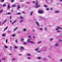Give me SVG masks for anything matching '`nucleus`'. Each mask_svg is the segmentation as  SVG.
<instances>
[{
	"label": "nucleus",
	"instance_id": "obj_1",
	"mask_svg": "<svg viewBox=\"0 0 62 62\" xmlns=\"http://www.w3.org/2000/svg\"><path fill=\"white\" fill-rule=\"evenodd\" d=\"M59 29H62V28L60 27H57V28L56 29V30L57 32H58V33H60V32H61V31H60L59 30Z\"/></svg>",
	"mask_w": 62,
	"mask_h": 62
},
{
	"label": "nucleus",
	"instance_id": "obj_2",
	"mask_svg": "<svg viewBox=\"0 0 62 62\" xmlns=\"http://www.w3.org/2000/svg\"><path fill=\"white\" fill-rule=\"evenodd\" d=\"M30 39H28V42H30V43H35L34 42H32L31 41H30Z\"/></svg>",
	"mask_w": 62,
	"mask_h": 62
},
{
	"label": "nucleus",
	"instance_id": "obj_3",
	"mask_svg": "<svg viewBox=\"0 0 62 62\" xmlns=\"http://www.w3.org/2000/svg\"><path fill=\"white\" fill-rule=\"evenodd\" d=\"M39 13H43L44 12V11L42 10H39Z\"/></svg>",
	"mask_w": 62,
	"mask_h": 62
},
{
	"label": "nucleus",
	"instance_id": "obj_4",
	"mask_svg": "<svg viewBox=\"0 0 62 62\" xmlns=\"http://www.w3.org/2000/svg\"><path fill=\"white\" fill-rule=\"evenodd\" d=\"M11 8V7H10V5H8L7 7V9H8L9 8Z\"/></svg>",
	"mask_w": 62,
	"mask_h": 62
},
{
	"label": "nucleus",
	"instance_id": "obj_5",
	"mask_svg": "<svg viewBox=\"0 0 62 62\" xmlns=\"http://www.w3.org/2000/svg\"><path fill=\"white\" fill-rule=\"evenodd\" d=\"M36 23L37 25H38V26H39V23L38 22H36Z\"/></svg>",
	"mask_w": 62,
	"mask_h": 62
},
{
	"label": "nucleus",
	"instance_id": "obj_6",
	"mask_svg": "<svg viewBox=\"0 0 62 62\" xmlns=\"http://www.w3.org/2000/svg\"><path fill=\"white\" fill-rule=\"evenodd\" d=\"M7 21V20H5L4 22L2 23V24H4V23H6V22Z\"/></svg>",
	"mask_w": 62,
	"mask_h": 62
},
{
	"label": "nucleus",
	"instance_id": "obj_7",
	"mask_svg": "<svg viewBox=\"0 0 62 62\" xmlns=\"http://www.w3.org/2000/svg\"><path fill=\"white\" fill-rule=\"evenodd\" d=\"M8 27H7L6 28H5L4 29V31H5V30H7V29H8Z\"/></svg>",
	"mask_w": 62,
	"mask_h": 62
},
{
	"label": "nucleus",
	"instance_id": "obj_8",
	"mask_svg": "<svg viewBox=\"0 0 62 62\" xmlns=\"http://www.w3.org/2000/svg\"><path fill=\"white\" fill-rule=\"evenodd\" d=\"M59 11H55V13H58L59 12Z\"/></svg>",
	"mask_w": 62,
	"mask_h": 62
},
{
	"label": "nucleus",
	"instance_id": "obj_9",
	"mask_svg": "<svg viewBox=\"0 0 62 62\" xmlns=\"http://www.w3.org/2000/svg\"><path fill=\"white\" fill-rule=\"evenodd\" d=\"M23 31L25 32V31H27V30H26V29H24L23 30Z\"/></svg>",
	"mask_w": 62,
	"mask_h": 62
},
{
	"label": "nucleus",
	"instance_id": "obj_10",
	"mask_svg": "<svg viewBox=\"0 0 62 62\" xmlns=\"http://www.w3.org/2000/svg\"><path fill=\"white\" fill-rule=\"evenodd\" d=\"M59 46V45H58V43L56 44L55 45V46Z\"/></svg>",
	"mask_w": 62,
	"mask_h": 62
},
{
	"label": "nucleus",
	"instance_id": "obj_11",
	"mask_svg": "<svg viewBox=\"0 0 62 62\" xmlns=\"http://www.w3.org/2000/svg\"><path fill=\"white\" fill-rule=\"evenodd\" d=\"M16 7V6L15 5H14L12 6V7Z\"/></svg>",
	"mask_w": 62,
	"mask_h": 62
},
{
	"label": "nucleus",
	"instance_id": "obj_12",
	"mask_svg": "<svg viewBox=\"0 0 62 62\" xmlns=\"http://www.w3.org/2000/svg\"><path fill=\"white\" fill-rule=\"evenodd\" d=\"M39 7H40V5H39L38 6L36 7H35V8H39Z\"/></svg>",
	"mask_w": 62,
	"mask_h": 62
},
{
	"label": "nucleus",
	"instance_id": "obj_13",
	"mask_svg": "<svg viewBox=\"0 0 62 62\" xmlns=\"http://www.w3.org/2000/svg\"><path fill=\"white\" fill-rule=\"evenodd\" d=\"M3 11V10L2 9L0 11V14H1V12H2Z\"/></svg>",
	"mask_w": 62,
	"mask_h": 62
},
{
	"label": "nucleus",
	"instance_id": "obj_14",
	"mask_svg": "<svg viewBox=\"0 0 62 62\" xmlns=\"http://www.w3.org/2000/svg\"><path fill=\"white\" fill-rule=\"evenodd\" d=\"M21 49H23V50L24 49V47L22 46L21 47Z\"/></svg>",
	"mask_w": 62,
	"mask_h": 62
},
{
	"label": "nucleus",
	"instance_id": "obj_15",
	"mask_svg": "<svg viewBox=\"0 0 62 62\" xmlns=\"http://www.w3.org/2000/svg\"><path fill=\"white\" fill-rule=\"evenodd\" d=\"M18 29V28H16L14 30V31H15L17 29Z\"/></svg>",
	"mask_w": 62,
	"mask_h": 62
},
{
	"label": "nucleus",
	"instance_id": "obj_16",
	"mask_svg": "<svg viewBox=\"0 0 62 62\" xmlns=\"http://www.w3.org/2000/svg\"><path fill=\"white\" fill-rule=\"evenodd\" d=\"M2 37H5V33H4L2 35Z\"/></svg>",
	"mask_w": 62,
	"mask_h": 62
},
{
	"label": "nucleus",
	"instance_id": "obj_17",
	"mask_svg": "<svg viewBox=\"0 0 62 62\" xmlns=\"http://www.w3.org/2000/svg\"><path fill=\"white\" fill-rule=\"evenodd\" d=\"M17 14H18L19 15H21L22 14V13H21L19 12L17 13Z\"/></svg>",
	"mask_w": 62,
	"mask_h": 62
},
{
	"label": "nucleus",
	"instance_id": "obj_18",
	"mask_svg": "<svg viewBox=\"0 0 62 62\" xmlns=\"http://www.w3.org/2000/svg\"><path fill=\"white\" fill-rule=\"evenodd\" d=\"M20 8V6L19 5H18V9H19Z\"/></svg>",
	"mask_w": 62,
	"mask_h": 62
},
{
	"label": "nucleus",
	"instance_id": "obj_19",
	"mask_svg": "<svg viewBox=\"0 0 62 62\" xmlns=\"http://www.w3.org/2000/svg\"><path fill=\"white\" fill-rule=\"evenodd\" d=\"M23 22V20H21L19 22V23H22Z\"/></svg>",
	"mask_w": 62,
	"mask_h": 62
},
{
	"label": "nucleus",
	"instance_id": "obj_20",
	"mask_svg": "<svg viewBox=\"0 0 62 62\" xmlns=\"http://www.w3.org/2000/svg\"><path fill=\"white\" fill-rule=\"evenodd\" d=\"M39 50V48H38L37 49L35 50V51H38Z\"/></svg>",
	"mask_w": 62,
	"mask_h": 62
},
{
	"label": "nucleus",
	"instance_id": "obj_21",
	"mask_svg": "<svg viewBox=\"0 0 62 62\" xmlns=\"http://www.w3.org/2000/svg\"><path fill=\"white\" fill-rule=\"evenodd\" d=\"M11 13L10 12H8V13L7 14H8L9 15H10L11 14Z\"/></svg>",
	"mask_w": 62,
	"mask_h": 62
},
{
	"label": "nucleus",
	"instance_id": "obj_22",
	"mask_svg": "<svg viewBox=\"0 0 62 62\" xmlns=\"http://www.w3.org/2000/svg\"><path fill=\"white\" fill-rule=\"evenodd\" d=\"M5 1L4 0H2V1H0V2H1V3H2V2H4V1Z\"/></svg>",
	"mask_w": 62,
	"mask_h": 62
},
{
	"label": "nucleus",
	"instance_id": "obj_23",
	"mask_svg": "<svg viewBox=\"0 0 62 62\" xmlns=\"http://www.w3.org/2000/svg\"><path fill=\"white\" fill-rule=\"evenodd\" d=\"M27 55H28V56H31V55L29 54H27Z\"/></svg>",
	"mask_w": 62,
	"mask_h": 62
},
{
	"label": "nucleus",
	"instance_id": "obj_24",
	"mask_svg": "<svg viewBox=\"0 0 62 62\" xmlns=\"http://www.w3.org/2000/svg\"><path fill=\"white\" fill-rule=\"evenodd\" d=\"M17 48H18V46H15V48L16 49H17Z\"/></svg>",
	"mask_w": 62,
	"mask_h": 62
},
{
	"label": "nucleus",
	"instance_id": "obj_25",
	"mask_svg": "<svg viewBox=\"0 0 62 62\" xmlns=\"http://www.w3.org/2000/svg\"><path fill=\"white\" fill-rule=\"evenodd\" d=\"M59 41H60V42H62V40L61 39H60L59 40Z\"/></svg>",
	"mask_w": 62,
	"mask_h": 62
},
{
	"label": "nucleus",
	"instance_id": "obj_26",
	"mask_svg": "<svg viewBox=\"0 0 62 62\" xmlns=\"http://www.w3.org/2000/svg\"><path fill=\"white\" fill-rule=\"evenodd\" d=\"M41 58L40 57H39L38 59H41Z\"/></svg>",
	"mask_w": 62,
	"mask_h": 62
},
{
	"label": "nucleus",
	"instance_id": "obj_27",
	"mask_svg": "<svg viewBox=\"0 0 62 62\" xmlns=\"http://www.w3.org/2000/svg\"><path fill=\"white\" fill-rule=\"evenodd\" d=\"M6 5L5 4H3V6H2L3 7H6Z\"/></svg>",
	"mask_w": 62,
	"mask_h": 62
},
{
	"label": "nucleus",
	"instance_id": "obj_28",
	"mask_svg": "<svg viewBox=\"0 0 62 62\" xmlns=\"http://www.w3.org/2000/svg\"><path fill=\"white\" fill-rule=\"evenodd\" d=\"M4 47L5 49H6V48H8V46H4Z\"/></svg>",
	"mask_w": 62,
	"mask_h": 62
},
{
	"label": "nucleus",
	"instance_id": "obj_29",
	"mask_svg": "<svg viewBox=\"0 0 62 62\" xmlns=\"http://www.w3.org/2000/svg\"><path fill=\"white\" fill-rule=\"evenodd\" d=\"M14 2V0H12V1H11V3H13Z\"/></svg>",
	"mask_w": 62,
	"mask_h": 62
},
{
	"label": "nucleus",
	"instance_id": "obj_30",
	"mask_svg": "<svg viewBox=\"0 0 62 62\" xmlns=\"http://www.w3.org/2000/svg\"><path fill=\"white\" fill-rule=\"evenodd\" d=\"M20 18L21 19H22L23 18V16H20Z\"/></svg>",
	"mask_w": 62,
	"mask_h": 62
},
{
	"label": "nucleus",
	"instance_id": "obj_31",
	"mask_svg": "<svg viewBox=\"0 0 62 62\" xmlns=\"http://www.w3.org/2000/svg\"><path fill=\"white\" fill-rule=\"evenodd\" d=\"M33 12H31V15H32V14H33Z\"/></svg>",
	"mask_w": 62,
	"mask_h": 62
},
{
	"label": "nucleus",
	"instance_id": "obj_32",
	"mask_svg": "<svg viewBox=\"0 0 62 62\" xmlns=\"http://www.w3.org/2000/svg\"><path fill=\"white\" fill-rule=\"evenodd\" d=\"M45 30L46 31L47 29V28L46 27H45Z\"/></svg>",
	"mask_w": 62,
	"mask_h": 62
},
{
	"label": "nucleus",
	"instance_id": "obj_33",
	"mask_svg": "<svg viewBox=\"0 0 62 62\" xmlns=\"http://www.w3.org/2000/svg\"><path fill=\"white\" fill-rule=\"evenodd\" d=\"M17 21V20H15L14 21V23H16Z\"/></svg>",
	"mask_w": 62,
	"mask_h": 62
},
{
	"label": "nucleus",
	"instance_id": "obj_34",
	"mask_svg": "<svg viewBox=\"0 0 62 62\" xmlns=\"http://www.w3.org/2000/svg\"><path fill=\"white\" fill-rule=\"evenodd\" d=\"M41 41H39V42H38V44H40V43H41Z\"/></svg>",
	"mask_w": 62,
	"mask_h": 62
},
{
	"label": "nucleus",
	"instance_id": "obj_35",
	"mask_svg": "<svg viewBox=\"0 0 62 62\" xmlns=\"http://www.w3.org/2000/svg\"><path fill=\"white\" fill-rule=\"evenodd\" d=\"M6 43H7L8 42V39H6Z\"/></svg>",
	"mask_w": 62,
	"mask_h": 62
},
{
	"label": "nucleus",
	"instance_id": "obj_36",
	"mask_svg": "<svg viewBox=\"0 0 62 62\" xmlns=\"http://www.w3.org/2000/svg\"><path fill=\"white\" fill-rule=\"evenodd\" d=\"M40 30L42 31L43 30V29L42 28H40Z\"/></svg>",
	"mask_w": 62,
	"mask_h": 62
},
{
	"label": "nucleus",
	"instance_id": "obj_37",
	"mask_svg": "<svg viewBox=\"0 0 62 62\" xmlns=\"http://www.w3.org/2000/svg\"><path fill=\"white\" fill-rule=\"evenodd\" d=\"M22 13H23V14H25V12H22Z\"/></svg>",
	"mask_w": 62,
	"mask_h": 62
},
{
	"label": "nucleus",
	"instance_id": "obj_38",
	"mask_svg": "<svg viewBox=\"0 0 62 62\" xmlns=\"http://www.w3.org/2000/svg\"><path fill=\"white\" fill-rule=\"evenodd\" d=\"M16 43H17L18 42V40H17V39L16 40Z\"/></svg>",
	"mask_w": 62,
	"mask_h": 62
},
{
	"label": "nucleus",
	"instance_id": "obj_39",
	"mask_svg": "<svg viewBox=\"0 0 62 62\" xmlns=\"http://www.w3.org/2000/svg\"><path fill=\"white\" fill-rule=\"evenodd\" d=\"M36 6H38V2H36Z\"/></svg>",
	"mask_w": 62,
	"mask_h": 62
},
{
	"label": "nucleus",
	"instance_id": "obj_40",
	"mask_svg": "<svg viewBox=\"0 0 62 62\" xmlns=\"http://www.w3.org/2000/svg\"><path fill=\"white\" fill-rule=\"evenodd\" d=\"M15 34H13L12 35V37H14V36H15Z\"/></svg>",
	"mask_w": 62,
	"mask_h": 62
},
{
	"label": "nucleus",
	"instance_id": "obj_41",
	"mask_svg": "<svg viewBox=\"0 0 62 62\" xmlns=\"http://www.w3.org/2000/svg\"><path fill=\"white\" fill-rule=\"evenodd\" d=\"M28 59H31V58L30 57H28Z\"/></svg>",
	"mask_w": 62,
	"mask_h": 62
},
{
	"label": "nucleus",
	"instance_id": "obj_42",
	"mask_svg": "<svg viewBox=\"0 0 62 62\" xmlns=\"http://www.w3.org/2000/svg\"><path fill=\"white\" fill-rule=\"evenodd\" d=\"M27 44V43L26 42H24V44Z\"/></svg>",
	"mask_w": 62,
	"mask_h": 62
},
{
	"label": "nucleus",
	"instance_id": "obj_43",
	"mask_svg": "<svg viewBox=\"0 0 62 62\" xmlns=\"http://www.w3.org/2000/svg\"><path fill=\"white\" fill-rule=\"evenodd\" d=\"M21 40H22V41H23V40H24V39H23V38H22L21 39Z\"/></svg>",
	"mask_w": 62,
	"mask_h": 62
},
{
	"label": "nucleus",
	"instance_id": "obj_44",
	"mask_svg": "<svg viewBox=\"0 0 62 62\" xmlns=\"http://www.w3.org/2000/svg\"><path fill=\"white\" fill-rule=\"evenodd\" d=\"M46 10H49V9L48 8H47L46 9Z\"/></svg>",
	"mask_w": 62,
	"mask_h": 62
},
{
	"label": "nucleus",
	"instance_id": "obj_45",
	"mask_svg": "<svg viewBox=\"0 0 62 62\" xmlns=\"http://www.w3.org/2000/svg\"><path fill=\"white\" fill-rule=\"evenodd\" d=\"M50 9H51V10H53V9L52 8H50Z\"/></svg>",
	"mask_w": 62,
	"mask_h": 62
},
{
	"label": "nucleus",
	"instance_id": "obj_46",
	"mask_svg": "<svg viewBox=\"0 0 62 62\" xmlns=\"http://www.w3.org/2000/svg\"><path fill=\"white\" fill-rule=\"evenodd\" d=\"M32 3H33V4H35V2L34 1H33L32 2Z\"/></svg>",
	"mask_w": 62,
	"mask_h": 62
},
{
	"label": "nucleus",
	"instance_id": "obj_47",
	"mask_svg": "<svg viewBox=\"0 0 62 62\" xmlns=\"http://www.w3.org/2000/svg\"><path fill=\"white\" fill-rule=\"evenodd\" d=\"M44 7H46V8L47 7V6L46 5H44Z\"/></svg>",
	"mask_w": 62,
	"mask_h": 62
},
{
	"label": "nucleus",
	"instance_id": "obj_48",
	"mask_svg": "<svg viewBox=\"0 0 62 62\" xmlns=\"http://www.w3.org/2000/svg\"><path fill=\"white\" fill-rule=\"evenodd\" d=\"M31 37V36H29L28 37L29 38H30Z\"/></svg>",
	"mask_w": 62,
	"mask_h": 62
},
{
	"label": "nucleus",
	"instance_id": "obj_49",
	"mask_svg": "<svg viewBox=\"0 0 62 62\" xmlns=\"http://www.w3.org/2000/svg\"><path fill=\"white\" fill-rule=\"evenodd\" d=\"M22 55V54H19V55H20V56H21V55Z\"/></svg>",
	"mask_w": 62,
	"mask_h": 62
},
{
	"label": "nucleus",
	"instance_id": "obj_50",
	"mask_svg": "<svg viewBox=\"0 0 62 62\" xmlns=\"http://www.w3.org/2000/svg\"><path fill=\"white\" fill-rule=\"evenodd\" d=\"M14 23V22H13L12 23H11L12 24H13V23Z\"/></svg>",
	"mask_w": 62,
	"mask_h": 62
},
{
	"label": "nucleus",
	"instance_id": "obj_51",
	"mask_svg": "<svg viewBox=\"0 0 62 62\" xmlns=\"http://www.w3.org/2000/svg\"><path fill=\"white\" fill-rule=\"evenodd\" d=\"M60 61H61V62L62 61V59L61 60H60Z\"/></svg>",
	"mask_w": 62,
	"mask_h": 62
},
{
	"label": "nucleus",
	"instance_id": "obj_52",
	"mask_svg": "<svg viewBox=\"0 0 62 62\" xmlns=\"http://www.w3.org/2000/svg\"><path fill=\"white\" fill-rule=\"evenodd\" d=\"M10 18L11 19V16H10Z\"/></svg>",
	"mask_w": 62,
	"mask_h": 62
},
{
	"label": "nucleus",
	"instance_id": "obj_53",
	"mask_svg": "<svg viewBox=\"0 0 62 62\" xmlns=\"http://www.w3.org/2000/svg\"><path fill=\"white\" fill-rule=\"evenodd\" d=\"M33 38H35V36H33Z\"/></svg>",
	"mask_w": 62,
	"mask_h": 62
},
{
	"label": "nucleus",
	"instance_id": "obj_54",
	"mask_svg": "<svg viewBox=\"0 0 62 62\" xmlns=\"http://www.w3.org/2000/svg\"><path fill=\"white\" fill-rule=\"evenodd\" d=\"M10 49H11V46H10Z\"/></svg>",
	"mask_w": 62,
	"mask_h": 62
},
{
	"label": "nucleus",
	"instance_id": "obj_55",
	"mask_svg": "<svg viewBox=\"0 0 62 62\" xmlns=\"http://www.w3.org/2000/svg\"><path fill=\"white\" fill-rule=\"evenodd\" d=\"M15 60V59H13V61Z\"/></svg>",
	"mask_w": 62,
	"mask_h": 62
},
{
	"label": "nucleus",
	"instance_id": "obj_56",
	"mask_svg": "<svg viewBox=\"0 0 62 62\" xmlns=\"http://www.w3.org/2000/svg\"><path fill=\"white\" fill-rule=\"evenodd\" d=\"M13 11V10H11V12H12Z\"/></svg>",
	"mask_w": 62,
	"mask_h": 62
},
{
	"label": "nucleus",
	"instance_id": "obj_57",
	"mask_svg": "<svg viewBox=\"0 0 62 62\" xmlns=\"http://www.w3.org/2000/svg\"><path fill=\"white\" fill-rule=\"evenodd\" d=\"M52 40H53V39H50V40H51V41Z\"/></svg>",
	"mask_w": 62,
	"mask_h": 62
},
{
	"label": "nucleus",
	"instance_id": "obj_58",
	"mask_svg": "<svg viewBox=\"0 0 62 62\" xmlns=\"http://www.w3.org/2000/svg\"><path fill=\"white\" fill-rule=\"evenodd\" d=\"M33 32H35V30H33Z\"/></svg>",
	"mask_w": 62,
	"mask_h": 62
},
{
	"label": "nucleus",
	"instance_id": "obj_59",
	"mask_svg": "<svg viewBox=\"0 0 62 62\" xmlns=\"http://www.w3.org/2000/svg\"><path fill=\"white\" fill-rule=\"evenodd\" d=\"M8 33H10V31H8Z\"/></svg>",
	"mask_w": 62,
	"mask_h": 62
},
{
	"label": "nucleus",
	"instance_id": "obj_60",
	"mask_svg": "<svg viewBox=\"0 0 62 62\" xmlns=\"http://www.w3.org/2000/svg\"><path fill=\"white\" fill-rule=\"evenodd\" d=\"M5 59V58H4L3 59V60H4Z\"/></svg>",
	"mask_w": 62,
	"mask_h": 62
},
{
	"label": "nucleus",
	"instance_id": "obj_61",
	"mask_svg": "<svg viewBox=\"0 0 62 62\" xmlns=\"http://www.w3.org/2000/svg\"><path fill=\"white\" fill-rule=\"evenodd\" d=\"M60 1H61V2H62V0H59Z\"/></svg>",
	"mask_w": 62,
	"mask_h": 62
},
{
	"label": "nucleus",
	"instance_id": "obj_62",
	"mask_svg": "<svg viewBox=\"0 0 62 62\" xmlns=\"http://www.w3.org/2000/svg\"><path fill=\"white\" fill-rule=\"evenodd\" d=\"M10 23H11V20L10 21Z\"/></svg>",
	"mask_w": 62,
	"mask_h": 62
},
{
	"label": "nucleus",
	"instance_id": "obj_63",
	"mask_svg": "<svg viewBox=\"0 0 62 62\" xmlns=\"http://www.w3.org/2000/svg\"><path fill=\"white\" fill-rule=\"evenodd\" d=\"M9 54L10 55H11V54Z\"/></svg>",
	"mask_w": 62,
	"mask_h": 62
},
{
	"label": "nucleus",
	"instance_id": "obj_64",
	"mask_svg": "<svg viewBox=\"0 0 62 62\" xmlns=\"http://www.w3.org/2000/svg\"><path fill=\"white\" fill-rule=\"evenodd\" d=\"M10 51L11 52V49H10Z\"/></svg>",
	"mask_w": 62,
	"mask_h": 62
}]
</instances>
